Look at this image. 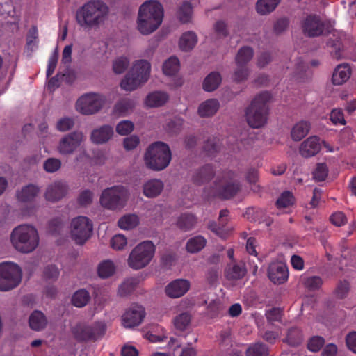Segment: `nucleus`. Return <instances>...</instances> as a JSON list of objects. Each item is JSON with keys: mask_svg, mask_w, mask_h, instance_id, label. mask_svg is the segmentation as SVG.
<instances>
[{"mask_svg": "<svg viewBox=\"0 0 356 356\" xmlns=\"http://www.w3.org/2000/svg\"><path fill=\"white\" fill-rule=\"evenodd\" d=\"M109 8L102 0H90L83 3L76 12V21L84 29L99 27L107 19Z\"/></svg>", "mask_w": 356, "mask_h": 356, "instance_id": "1", "label": "nucleus"}, {"mask_svg": "<svg viewBox=\"0 0 356 356\" xmlns=\"http://www.w3.org/2000/svg\"><path fill=\"white\" fill-rule=\"evenodd\" d=\"M163 17L162 5L156 1H147L138 11V29L143 35L154 32L161 25Z\"/></svg>", "mask_w": 356, "mask_h": 356, "instance_id": "2", "label": "nucleus"}, {"mask_svg": "<svg viewBox=\"0 0 356 356\" xmlns=\"http://www.w3.org/2000/svg\"><path fill=\"white\" fill-rule=\"evenodd\" d=\"M10 242L13 248L19 252H32L39 244L38 231L31 225H20L13 229Z\"/></svg>", "mask_w": 356, "mask_h": 356, "instance_id": "3", "label": "nucleus"}, {"mask_svg": "<svg viewBox=\"0 0 356 356\" xmlns=\"http://www.w3.org/2000/svg\"><path fill=\"white\" fill-rule=\"evenodd\" d=\"M271 99V95L268 91L262 92L255 96L246 111V121L253 129H259L264 126L268 120L269 107L268 103Z\"/></svg>", "mask_w": 356, "mask_h": 356, "instance_id": "4", "label": "nucleus"}, {"mask_svg": "<svg viewBox=\"0 0 356 356\" xmlns=\"http://www.w3.org/2000/svg\"><path fill=\"white\" fill-rule=\"evenodd\" d=\"M241 188V184L234 173L228 172L214 182V186L209 191L204 189L207 197H216L220 200H230L235 197Z\"/></svg>", "mask_w": 356, "mask_h": 356, "instance_id": "5", "label": "nucleus"}, {"mask_svg": "<svg viewBox=\"0 0 356 356\" xmlns=\"http://www.w3.org/2000/svg\"><path fill=\"white\" fill-rule=\"evenodd\" d=\"M171 161V151L163 142H155L150 145L145 154V164L154 170L165 169Z\"/></svg>", "mask_w": 356, "mask_h": 356, "instance_id": "6", "label": "nucleus"}, {"mask_svg": "<svg viewBox=\"0 0 356 356\" xmlns=\"http://www.w3.org/2000/svg\"><path fill=\"white\" fill-rule=\"evenodd\" d=\"M151 65L146 60L135 62L131 70L122 80L120 86L127 91H133L140 85L146 83L150 75Z\"/></svg>", "mask_w": 356, "mask_h": 356, "instance_id": "7", "label": "nucleus"}, {"mask_svg": "<svg viewBox=\"0 0 356 356\" xmlns=\"http://www.w3.org/2000/svg\"><path fill=\"white\" fill-rule=\"evenodd\" d=\"M300 27L303 35L308 38H316L321 35H328L333 31V26L322 20L316 14L307 15L300 22Z\"/></svg>", "mask_w": 356, "mask_h": 356, "instance_id": "8", "label": "nucleus"}, {"mask_svg": "<svg viewBox=\"0 0 356 356\" xmlns=\"http://www.w3.org/2000/svg\"><path fill=\"white\" fill-rule=\"evenodd\" d=\"M155 252V246L150 241H143L137 245L131 252L128 258L129 267L134 270L141 269L147 266Z\"/></svg>", "mask_w": 356, "mask_h": 356, "instance_id": "9", "label": "nucleus"}, {"mask_svg": "<svg viewBox=\"0 0 356 356\" xmlns=\"http://www.w3.org/2000/svg\"><path fill=\"white\" fill-rule=\"evenodd\" d=\"M129 196L128 190L123 186H114L104 189L100 197L101 205L111 210L124 207Z\"/></svg>", "mask_w": 356, "mask_h": 356, "instance_id": "10", "label": "nucleus"}, {"mask_svg": "<svg viewBox=\"0 0 356 356\" xmlns=\"http://www.w3.org/2000/svg\"><path fill=\"white\" fill-rule=\"evenodd\" d=\"M22 280L20 267L10 261L0 264V291H7L17 287Z\"/></svg>", "mask_w": 356, "mask_h": 356, "instance_id": "11", "label": "nucleus"}, {"mask_svg": "<svg viewBox=\"0 0 356 356\" xmlns=\"http://www.w3.org/2000/svg\"><path fill=\"white\" fill-rule=\"evenodd\" d=\"M106 103L105 96L98 93H88L82 95L76 102V109L84 115L98 112Z\"/></svg>", "mask_w": 356, "mask_h": 356, "instance_id": "12", "label": "nucleus"}, {"mask_svg": "<svg viewBox=\"0 0 356 356\" xmlns=\"http://www.w3.org/2000/svg\"><path fill=\"white\" fill-rule=\"evenodd\" d=\"M92 223L86 216L74 218L71 222V234L76 244H83L91 236Z\"/></svg>", "mask_w": 356, "mask_h": 356, "instance_id": "13", "label": "nucleus"}, {"mask_svg": "<svg viewBox=\"0 0 356 356\" xmlns=\"http://www.w3.org/2000/svg\"><path fill=\"white\" fill-rule=\"evenodd\" d=\"M84 138L81 131H73L63 136L59 142L58 151L63 155L72 154L81 145Z\"/></svg>", "mask_w": 356, "mask_h": 356, "instance_id": "14", "label": "nucleus"}, {"mask_svg": "<svg viewBox=\"0 0 356 356\" xmlns=\"http://www.w3.org/2000/svg\"><path fill=\"white\" fill-rule=\"evenodd\" d=\"M145 316L143 307L137 304L132 305L122 316V324L125 327H134L139 325Z\"/></svg>", "mask_w": 356, "mask_h": 356, "instance_id": "15", "label": "nucleus"}, {"mask_svg": "<svg viewBox=\"0 0 356 356\" xmlns=\"http://www.w3.org/2000/svg\"><path fill=\"white\" fill-rule=\"evenodd\" d=\"M268 275L274 284H283L289 276L287 267L282 262H273L268 266Z\"/></svg>", "mask_w": 356, "mask_h": 356, "instance_id": "16", "label": "nucleus"}, {"mask_svg": "<svg viewBox=\"0 0 356 356\" xmlns=\"http://www.w3.org/2000/svg\"><path fill=\"white\" fill-rule=\"evenodd\" d=\"M190 289V282L187 280L177 279L170 282L165 288L166 294L171 298H179Z\"/></svg>", "mask_w": 356, "mask_h": 356, "instance_id": "17", "label": "nucleus"}, {"mask_svg": "<svg viewBox=\"0 0 356 356\" xmlns=\"http://www.w3.org/2000/svg\"><path fill=\"white\" fill-rule=\"evenodd\" d=\"M321 149L319 138L317 136H311L301 143L299 151L303 157L308 158L317 154Z\"/></svg>", "mask_w": 356, "mask_h": 356, "instance_id": "18", "label": "nucleus"}, {"mask_svg": "<svg viewBox=\"0 0 356 356\" xmlns=\"http://www.w3.org/2000/svg\"><path fill=\"white\" fill-rule=\"evenodd\" d=\"M67 191V185L61 181H56L49 185L45 193V198L50 202H56L62 199Z\"/></svg>", "mask_w": 356, "mask_h": 356, "instance_id": "19", "label": "nucleus"}, {"mask_svg": "<svg viewBox=\"0 0 356 356\" xmlns=\"http://www.w3.org/2000/svg\"><path fill=\"white\" fill-rule=\"evenodd\" d=\"M350 74L351 68L348 63L339 65L333 72L332 82L334 85H341L348 80Z\"/></svg>", "mask_w": 356, "mask_h": 356, "instance_id": "20", "label": "nucleus"}, {"mask_svg": "<svg viewBox=\"0 0 356 356\" xmlns=\"http://www.w3.org/2000/svg\"><path fill=\"white\" fill-rule=\"evenodd\" d=\"M113 129L110 125H104L95 129L91 133V140L96 144H102L107 142L113 136Z\"/></svg>", "mask_w": 356, "mask_h": 356, "instance_id": "21", "label": "nucleus"}, {"mask_svg": "<svg viewBox=\"0 0 356 356\" xmlns=\"http://www.w3.org/2000/svg\"><path fill=\"white\" fill-rule=\"evenodd\" d=\"M220 108V102L216 99H209L200 104L198 115L202 118L214 115Z\"/></svg>", "mask_w": 356, "mask_h": 356, "instance_id": "22", "label": "nucleus"}, {"mask_svg": "<svg viewBox=\"0 0 356 356\" xmlns=\"http://www.w3.org/2000/svg\"><path fill=\"white\" fill-rule=\"evenodd\" d=\"M39 192V187L33 184H30L24 186L20 191L17 192V198L22 202H31L35 200Z\"/></svg>", "mask_w": 356, "mask_h": 356, "instance_id": "23", "label": "nucleus"}, {"mask_svg": "<svg viewBox=\"0 0 356 356\" xmlns=\"http://www.w3.org/2000/svg\"><path fill=\"white\" fill-rule=\"evenodd\" d=\"M163 187L164 184L160 179H150L143 185V194L149 198L156 197L161 194Z\"/></svg>", "mask_w": 356, "mask_h": 356, "instance_id": "24", "label": "nucleus"}, {"mask_svg": "<svg viewBox=\"0 0 356 356\" xmlns=\"http://www.w3.org/2000/svg\"><path fill=\"white\" fill-rule=\"evenodd\" d=\"M236 68L233 74L234 81L238 83L245 79V46L241 47L236 56Z\"/></svg>", "mask_w": 356, "mask_h": 356, "instance_id": "25", "label": "nucleus"}, {"mask_svg": "<svg viewBox=\"0 0 356 356\" xmlns=\"http://www.w3.org/2000/svg\"><path fill=\"white\" fill-rule=\"evenodd\" d=\"M168 99L169 96L166 92L154 91L147 95L145 102L148 107H159L165 104Z\"/></svg>", "mask_w": 356, "mask_h": 356, "instance_id": "26", "label": "nucleus"}, {"mask_svg": "<svg viewBox=\"0 0 356 356\" xmlns=\"http://www.w3.org/2000/svg\"><path fill=\"white\" fill-rule=\"evenodd\" d=\"M215 172L211 165H205L199 169L193 175V182L197 185H201L209 181L214 176Z\"/></svg>", "mask_w": 356, "mask_h": 356, "instance_id": "27", "label": "nucleus"}, {"mask_svg": "<svg viewBox=\"0 0 356 356\" xmlns=\"http://www.w3.org/2000/svg\"><path fill=\"white\" fill-rule=\"evenodd\" d=\"M29 323L32 330L40 331L46 327L47 321L46 316L42 312L35 310L30 315Z\"/></svg>", "mask_w": 356, "mask_h": 356, "instance_id": "28", "label": "nucleus"}, {"mask_svg": "<svg viewBox=\"0 0 356 356\" xmlns=\"http://www.w3.org/2000/svg\"><path fill=\"white\" fill-rule=\"evenodd\" d=\"M222 82V77L219 72H212L209 73L204 79L202 88L206 92H213L216 90Z\"/></svg>", "mask_w": 356, "mask_h": 356, "instance_id": "29", "label": "nucleus"}, {"mask_svg": "<svg viewBox=\"0 0 356 356\" xmlns=\"http://www.w3.org/2000/svg\"><path fill=\"white\" fill-rule=\"evenodd\" d=\"M168 346L172 349L173 356H195L196 350L191 347L184 348L181 352L179 348L181 346V343L177 338L171 337L168 341Z\"/></svg>", "mask_w": 356, "mask_h": 356, "instance_id": "30", "label": "nucleus"}, {"mask_svg": "<svg viewBox=\"0 0 356 356\" xmlns=\"http://www.w3.org/2000/svg\"><path fill=\"white\" fill-rule=\"evenodd\" d=\"M310 127V123L307 121H301L296 124L291 132L292 139L295 141L301 140L308 134Z\"/></svg>", "mask_w": 356, "mask_h": 356, "instance_id": "31", "label": "nucleus"}, {"mask_svg": "<svg viewBox=\"0 0 356 356\" xmlns=\"http://www.w3.org/2000/svg\"><path fill=\"white\" fill-rule=\"evenodd\" d=\"M74 338L79 342L91 341L89 325L78 323L72 328Z\"/></svg>", "mask_w": 356, "mask_h": 356, "instance_id": "32", "label": "nucleus"}, {"mask_svg": "<svg viewBox=\"0 0 356 356\" xmlns=\"http://www.w3.org/2000/svg\"><path fill=\"white\" fill-rule=\"evenodd\" d=\"M135 106L134 100L124 98L118 101L114 106V113L120 116H125L131 112Z\"/></svg>", "mask_w": 356, "mask_h": 356, "instance_id": "33", "label": "nucleus"}, {"mask_svg": "<svg viewBox=\"0 0 356 356\" xmlns=\"http://www.w3.org/2000/svg\"><path fill=\"white\" fill-rule=\"evenodd\" d=\"M197 42L196 34L193 31L183 33L179 40V47L181 50L188 51L191 50Z\"/></svg>", "mask_w": 356, "mask_h": 356, "instance_id": "34", "label": "nucleus"}, {"mask_svg": "<svg viewBox=\"0 0 356 356\" xmlns=\"http://www.w3.org/2000/svg\"><path fill=\"white\" fill-rule=\"evenodd\" d=\"M280 1L281 0H258L256 10L260 15H268L275 10Z\"/></svg>", "mask_w": 356, "mask_h": 356, "instance_id": "35", "label": "nucleus"}, {"mask_svg": "<svg viewBox=\"0 0 356 356\" xmlns=\"http://www.w3.org/2000/svg\"><path fill=\"white\" fill-rule=\"evenodd\" d=\"M302 331L298 327H292L288 330L286 338L284 342L291 346H298L302 343Z\"/></svg>", "mask_w": 356, "mask_h": 356, "instance_id": "36", "label": "nucleus"}, {"mask_svg": "<svg viewBox=\"0 0 356 356\" xmlns=\"http://www.w3.org/2000/svg\"><path fill=\"white\" fill-rule=\"evenodd\" d=\"M207 241L202 236H196L190 238L186 245L188 252L195 253L200 251L206 245Z\"/></svg>", "mask_w": 356, "mask_h": 356, "instance_id": "37", "label": "nucleus"}, {"mask_svg": "<svg viewBox=\"0 0 356 356\" xmlns=\"http://www.w3.org/2000/svg\"><path fill=\"white\" fill-rule=\"evenodd\" d=\"M196 222L197 220L194 215L184 213L179 218L177 226L183 231H188L193 229Z\"/></svg>", "mask_w": 356, "mask_h": 356, "instance_id": "38", "label": "nucleus"}, {"mask_svg": "<svg viewBox=\"0 0 356 356\" xmlns=\"http://www.w3.org/2000/svg\"><path fill=\"white\" fill-rule=\"evenodd\" d=\"M244 275V265L243 266L238 264L228 265L225 271L226 278L229 280H238L243 277Z\"/></svg>", "mask_w": 356, "mask_h": 356, "instance_id": "39", "label": "nucleus"}, {"mask_svg": "<svg viewBox=\"0 0 356 356\" xmlns=\"http://www.w3.org/2000/svg\"><path fill=\"white\" fill-rule=\"evenodd\" d=\"M269 348L263 343H255L246 350V356H268Z\"/></svg>", "mask_w": 356, "mask_h": 356, "instance_id": "40", "label": "nucleus"}, {"mask_svg": "<svg viewBox=\"0 0 356 356\" xmlns=\"http://www.w3.org/2000/svg\"><path fill=\"white\" fill-rule=\"evenodd\" d=\"M179 70V60L176 56L170 57L163 65V72L167 76H173Z\"/></svg>", "mask_w": 356, "mask_h": 356, "instance_id": "41", "label": "nucleus"}, {"mask_svg": "<svg viewBox=\"0 0 356 356\" xmlns=\"http://www.w3.org/2000/svg\"><path fill=\"white\" fill-rule=\"evenodd\" d=\"M193 14V8L189 1L184 2L179 7L177 16L179 21L184 24L191 21Z\"/></svg>", "mask_w": 356, "mask_h": 356, "instance_id": "42", "label": "nucleus"}, {"mask_svg": "<svg viewBox=\"0 0 356 356\" xmlns=\"http://www.w3.org/2000/svg\"><path fill=\"white\" fill-rule=\"evenodd\" d=\"M90 334L91 341H97L102 338L106 330V326L104 322H95L91 325H89Z\"/></svg>", "mask_w": 356, "mask_h": 356, "instance_id": "43", "label": "nucleus"}, {"mask_svg": "<svg viewBox=\"0 0 356 356\" xmlns=\"http://www.w3.org/2000/svg\"><path fill=\"white\" fill-rule=\"evenodd\" d=\"M89 293L85 289H81L74 293L72 296V304L76 307H84L90 300Z\"/></svg>", "mask_w": 356, "mask_h": 356, "instance_id": "44", "label": "nucleus"}, {"mask_svg": "<svg viewBox=\"0 0 356 356\" xmlns=\"http://www.w3.org/2000/svg\"><path fill=\"white\" fill-rule=\"evenodd\" d=\"M114 264L109 260H106L99 264L97 273L100 277L108 278L115 273Z\"/></svg>", "mask_w": 356, "mask_h": 356, "instance_id": "45", "label": "nucleus"}, {"mask_svg": "<svg viewBox=\"0 0 356 356\" xmlns=\"http://www.w3.org/2000/svg\"><path fill=\"white\" fill-rule=\"evenodd\" d=\"M296 198L289 191H284L276 201L277 208H286L295 204Z\"/></svg>", "mask_w": 356, "mask_h": 356, "instance_id": "46", "label": "nucleus"}, {"mask_svg": "<svg viewBox=\"0 0 356 356\" xmlns=\"http://www.w3.org/2000/svg\"><path fill=\"white\" fill-rule=\"evenodd\" d=\"M138 223V218L136 215L129 214L122 216L118 220V226L122 229H131Z\"/></svg>", "mask_w": 356, "mask_h": 356, "instance_id": "47", "label": "nucleus"}, {"mask_svg": "<svg viewBox=\"0 0 356 356\" xmlns=\"http://www.w3.org/2000/svg\"><path fill=\"white\" fill-rule=\"evenodd\" d=\"M350 289V284L346 280H339L333 291L334 295L338 299H344Z\"/></svg>", "mask_w": 356, "mask_h": 356, "instance_id": "48", "label": "nucleus"}, {"mask_svg": "<svg viewBox=\"0 0 356 356\" xmlns=\"http://www.w3.org/2000/svg\"><path fill=\"white\" fill-rule=\"evenodd\" d=\"M328 172V167L325 163H318L312 172L313 178L316 181H323L327 178Z\"/></svg>", "mask_w": 356, "mask_h": 356, "instance_id": "49", "label": "nucleus"}, {"mask_svg": "<svg viewBox=\"0 0 356 356\" xmlns=\"http://www.w3.org/2000/svg\"><path fill=\"white\" fill-rule=\"evenodd\" d=\"M191 316L188 312H184L177 316L174 319L176 329L183 331L189 325Z\"/></svg>", "mask_w": 356, "mask_h": 356, "instance_id": "50", "label": "nucleus"}, {"mask_svg": "<svg viewBox=\"0 0 356 356\" xmlns=\"http://www.w3.org/2000/svg\"><path fill=\"white\" fill-rule=\"evenodd\" d=\"M246 180L250 184L251 189L254 193H258L261 191L260 186L257 184L259 180V173L257 170L255 168L249 169L246 175Z\"/></svg>", "mask_w": 356, "mask_h": 356, "instance_id": "51", "label": "nucleus"}, {"mask_svg": "<svg viewBox=\"0 0 356 356\" xmlns=\"http://www.w3.org/2000/svg\"><path fill=\"white\" fill-rule=\"evenodd\" d=\"M219 149V140L216 138H209L204 145V150L209 156H214Z\"/></svg>", "mask_w": 356, "mask_h": 356, "instance_id": "52", "label": "nucleus"}, {"mask_svg": "<svg viewBox=\"0 0 356 356\" xmlns=\"http://www.w3.org/2000/svg\"><path fill=\"white\" fill-rule=\"evenodd\" d=\"M129 65V60L126 56H121L116 58L113 63V70L115 74L123 73Z\"/></svg>", "mask_w": 356, "mask_h": 356, "instance_id": "53", "label": "nucleus"}, {"mask_svg": "<svg viewBox=\"0 0 356 356\" xmlns=\"http://www.w3.org/2000/svg\"><path fill=\"white\" fill-rule=\"evenodd\" d=\"M325 339L321 336H314L307 342V348L314 353L318 352L325 344Z\"/></svg>", "mask_w": 356, "mask_h": 356, "instance_id": "54", "label": "nucleus"}, {"mask_svg": "<svg viewBox=\"0 0 356 356\" xmlns=\"http://www.w3.org/2000/svg\"><path fill=\"white\" fill-rule=\"evenodd\" d=\"M323 284V280L319 276H312L307 277L303 281V284L305 288L309 291H316L321 288Z\"/></svg>", "mask_w": 356, "mask_h": 356, "instance_id": "55", "label": "nucleus"}, {"mask_svg": "<svg viewBox=\"0 0 356 356\" xmlns=\"http://www.w3.org/2000/svg\"><path fill=\"white\" fill-rule=\"evenodd\" d=\"M61 167V161L56 158H48L43 163L44 170L49 173L57 172Z\"/></svg>", "mask_w": 356, "mask_h": 356, "instance_id": "56", "label": "nucleus"}, {"mask_svg": "<svg viewBox=\"0 0 356 356\" xmlns=\"http://www.w3.org/2000/svg\"><path fill=\"white\" fill-rule=\"evenodd\" d=\"M266 316L272 325L275 322H280L282 321V309L280 307H273L266 312Z\"/></svg>", "mask_w": 356, "mask_h": 356, "instance_id": "57", "label": "nucleus"}, {"mask_svg": "<svg viewBox=\"0 0 356 356\" xmlns=\"http://www.w3.org/2000/svg\"><path fill=\"white\" fill-rule=\"evenodd\" d=\"M64 227L65 225L60 218L52 219L49 223V232L52 235H58L62 233Z\"/></svg>", "mask_w": 356, "mask_h": 356, "instance_id": "58", "label": "nucleus"}, {"mask_svg": "<svg viewBox=\"0 0 356 356\" xmlns=\"http://www.w3.org/2000/svg\"><path fill=\"white\" fill-rule=\"evenodd\" d=\"M136 287V282L133 280L124 281L118 288V293L120 296H126L130 294Z\"/></svg>", "mask_w": 356, "mask_h": 356, "instance_id": "59", "label": "nucleus"}, {"mask_svg": "<svg viewBox=\"0 0 356 356\" xmlns=\"http://www.w3.org/2000/svg\"><path fill=\"white\" fill-rule=\"evenodd\" d=\"M134 129V124L129 120H122L116 126V131L122 136L130 134Z\"/></svg>", "mask_w": 356, "mask_h": 356, "instance_id": "60", "label": "nucleus"}, {"mask_svg": "<svg viewBox=\"0 0 356 356\" xmlns=\"http://www.w3.org/2000/svg\"><path fill=\"white\" fill-rule=\"evenodd\" d=\"M220 224L222 226L218 225L216 222H210L209 223L208 227L209 229L214 232L217 236H220V238L223 239H226L229 234V232L228 230H226L220 222Z\"/></svg>", "mask_w": 356, "mask_h": 356, "instance_id": "61", "label": "nucleus"}, {"mask_svg": "<svg viewBox=\"0 0 356 356\" xmlns=\"http://www.w3.org/2000/svg\"><path fill=\"white\" fill-rule=\"evenodd\" d=\"M127 243V238L122 234H116L111 239V247L117 250H122Z\"/></svg>", "mask_w": 356, "mask_h": 356, "instance_id": "62", "label": "nucleus"}, {"mask_svg": "<svg viewBox=\"0 0 356 356\" xmlns=\"http://www.w3.org/2000/svg\"><path fill=\"white\" fill-rule=\"evenodd\" d=\"M74 125V120L71 118H63L56 124V129L60 131H67L71 129Z\"/></svg>", "mask_w": 356, "mask_h": 356, "instance_id": "63", "label": "nucleus"}, {"mask_svg": "<svg viewBox=\"0 0 356 356\" xmlns=\"http://www.w3.org/2000/svg\"><path fill=\"white\" fill-rule=\"evenodd\" d=\"M330 120L334 124L338 123L346 125V121L344 119V115L341 109H333L330 115Z\"/></svg>", "mask_w": 356, "mask_h": 356, "instance_id": "64", "label": "nucleus"}]
</instances>
